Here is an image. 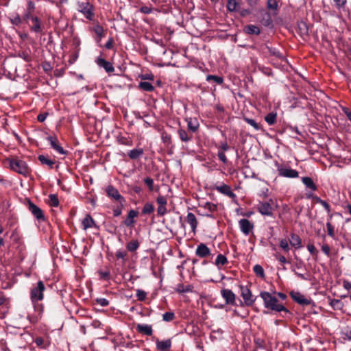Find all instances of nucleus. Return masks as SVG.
<instances>
[{"label": "nucleus", "mask_w": 351, "mask_h": 351, "mask_svg": "<svg viewBox=\"0 0 351 351\" xmlns=\"http://www.w3.org/2000/svg\"><path fill=\"white\" fill-rule=\"evenodd\" d=\"M45 286L43 281L39 280L36 285H33L30 290V300L34 305L36 311L38 312L37 315H29L28 319L32 323L37 322L43 311V306L38 304V301H41L44 298V291Z\"/></svg>", "instance_id": "obj_1"}, {"label": "nucleus", "mask_w": 351, "mask_h": 351, "mask_svg": "<svg viewBox=\"0 0 351 351\" xmlns=\"http://www.w3.org/2000/svg\"><path fill=\"white\" fill-rule=\"evenodd\" d=\"M260 296L264 302V306L266 308L276 312L287 311V308L282 304L278 302L277 298L267 291H262Z\"/></svg>", "instance_id": "obj_2"}, {"label": "nucleus", "mask_w": 351, "mask_h": 351, "mask_svg": "<svg viewBox=\"0 0 351 351\" xmlns=\"http://www.w3.org/2000/svg\"><path fill=\"white\" fill-rule=\"evenodd\" d=\"M10 169L23 176H28L31 173V169L27 164L18 158H10L7 159Z\"/></svg>", "instance_id": "obj_3"}, {"label": "nucleus", "mask_w": 351, "mask_h": 351, "mask_svg": "<svg viewBox=\"0 0 351 351\" xmlns=\"http://www.w3.org/2000/svg\"><path fill=\"white\" fill-rule=\"evenodd\" d=\"M274 199L270 198L267 201H260L256 205V210L263 216L273 217L274 208Z\"/></svg>", "instance_id": "obj_4"}, {"label": "nucleus", "mask_w": 351, "mask_h": 351, "mask_svg": "<svg viewBox=\"0 0 351 351\" xmlns=\"http://www.w3.org/2000/svg\"><path fill=\"white\" fill-rule=\"evenodd\" d=\"M77 10L83 14L84 17L90 21L94 17L93 6L88 1L78 3Z\"/></svg>", "instance_id": "obj_5"}, {"label": "nucleus", "mask_w": 351, "mask_h": 351, "mask_svg": "<svg viewBox=\"0 0 351 351\" xmlns=\"http://www.w3.org/2000/svg\"><path fill=\"white\" fill-rule=\"evenodd\" d=\"M275 166L278 171L279 176L295 178L299 176V173L293 169L283 167L278 161L275 162Z\"/></svg>", "instance_id": "obj_6"}, {"label": "nucleus", "mask_w": 351, "mask_h": 351, "mask_svg": "<svg viewBox=\"0 0 351 351\" xmlns=\"http://www.w3.org/2000/svg\"><path fill=\"white\" fill-rule=\"evenodd\" d=\"M211 190H216L221 194H223L231 199H235L237 195L234 193H233L230 186L221 183L219 185L214 184L210 186Z\"/></svg>", "instance_id": "obj_7"}, {"label": "nucleus", "mask_w": 351, "mask_h": 351, "mask_svg": "<svg viewBox=\"0 0 351 351\" xmlns=\"http://www.w3.org/2000/svg\"><path fill=\"white\" fill-rule=\"evenodd\" d=\"M239 226L241 232L245 236H247L253 232L254 224L252 221L247 219H241L239 222Z\"/></svg>", "instance_id": "obj_8"}, {"label": "nucleus", "mask_w": 351, "mask_h": 351, "mask_svg": "<svg viewBox=\"0 0 351 351\" xmlns=\"http://www.w3.org/2000/svg\"><path fill=\"white\" fill-rule=\"evenodd\" d=\"M241 295L247 306H252L256 299L252 295L250 289L246 286L240 285Z\"/></svg>", "instance_id": "obj_9"}, {"label": "nucleus", "mask_w": 351, "mask_h": 351, "mask_svg": "<svg viewBox=\"0 0 351 351\" xmlns=\"http://www.w3.org/2000/svg\"><path fill=\"white\" fill-rule=\"evenodd\" d=\"M47 139L49 142L51 148H53L57 153L65 156L68 154V152L64 150L60 145L59 141L56 135L49 136Z\"/></svg>", "instance_id": "obj_10"}, {"label": "nucleus", "mask_w": 351, "mask_h": 351, "mask_svg": "<svg viewBox=\"0 0 351 351\" xmlns=\"http://www.w3.org/2000/svg\"><path fill=\"white\" fill-rule=\"evenodd\" d=\"M158 204L157 215L159 217L164 216L167 213V199L163 195H158L156 198Z\"/></svg>", "instance_id": "obj_11"}, {"label": "nucleus", "mask_w": 351, "mask_h": 351, "mask_svg": "<svg viewBox=\"0 0 351 351\" xmlns=\"http://www.w3.org/2000/svg\"><path fill=\"white\" fill-rule=\"evenodd\" d=\"M28 210L34 216V217L39 221H45V217L43 211L36 204H34L30 200L28 201L27 204Z\"/></svg>", "instance_id": "obj_12"}, {"label": "nucleus", "mask_w": 351, "mask_h": 351, "mask_svg": "<svg viewBox=\"0 0 351 351\" xmlns=\"http://www.w3.org/2000/svg\"><path fill=\"white\" fill-rule=\"evenodd\" d=\"M199 206L206 210V213L204 214V216L210 218H214V213L217 211V204L207 202Z\"/></svg>", "instance_id": "obj_13"}, {"label": "nucleus", "mask_w": 351, "mask_h": 351, "mask_svg": "<svg viewBox=\"0 0 351 351\" xmlns=\"http://www.w3.org/2000/svg\"><path fill=\"white\" fill-rule=\"evenodd\" d=\"M31 24H29V29L34 33H42L44 29L42 21L38 16L32 18Z\"/></svg>", "instance_id": "obj_14"}, {"label": "nucleus", "mask_w": 351, "mask_h": 351, "mask_svg": "<svg viewBox=\"0 0 351 351\" xmlns=\"http://www.w3.org/2000/svg\"><path fill=\"white\" fill-rule=\"evenodd\" d=\"M107 195L117 201L123 202L124 197L120 194L119 191L112 185H108L106 189Z\"/></svg>", "instance_id": "obj_15"}, {"label": "nucleus", "mask_w": 351, "mask_h": 351, "mask_svg": "<svg viewBox=\"0 0 351 351\" xmlns=\"http://www.w3.org/2000/svg\"><path fill=\"white\" fill-rule=\"evenodd\" d=\"M221 295L222 298L225 300L226 304H234L235 303L236 295L230 289H221Z\"/></svg>", "instance_id": "obj_16"}, {"label": "nucleus", "mask_w": 351, "mask_h": 351, "mask_svg": "<svg viewBox=\"0 0 351 351\" xmlns=\"http://www.w3.org/2000/svg\"><path fill=\"white\" fill-rule=\"evenodd\" d=\"M210 250L204 243H200L197 245L195 254L199 258H206L210 255Z\"/></svg>", "instance_id": "obj_17"}, {"label": "nucleus", "mask_w": 351, "mask_h": 351, "mask_svg": "<svg viewBox=\"0 0 351 351\" xmlns=\"http://www.w3.org/2000/svg\"><path fill=\"white\" fill-rule=\"evenodd\" d=\"M172 342L171 339L166 340H158L156 341V349L158 351H169L171 350Z\"/></svg>", "instance_id": "obj_18"}, {"label": "nucleus", "mask_w": 351, "mask_h": 351, "mask_svg": "<svg viewBox=\"0 0 351 351\" xmlns=\"http://www.w3.org/2000/svg\"><path fill=\"white\" fill-rule=\"evenodd\" d=\"M96 63L99 66L104 68L107 73H112L114 71L112 64L102 58H97Z\"/></svg>", "instance_id": "obj_19"}, {"label": "nucleus", "mask_w": 351, "mask_h": 351, "mask_svg": "<svg viewBox=\"0 0 351 351\" xmlns=\"http://www.w3.org/2000/svg\"><path fill=\"white\" fill-rule=\"evenodd\" d=\"M138 215V212L137 210H130L129 212H128V216H127V218L124 221V224L127 226V227H130V228H132L134 227V224H135V220L134 219L136 217H137Z\"/></svg>", "instance_id": "obj_20"}, {"label": "nucleus", "mask_w": 351, "mask_h": 351, "mask_svg": "<svg viewBox=\"0 0 351 351\" xmlns=\"http://www.w3.org/2000/svg\"><path fill=\"white\" fill-rule=\"evenodd\" d=\"M289 243L291 247L295 248V250H298L302 247V239L300 236L295 233L290 234Z\"/></svg>", "instance_id": "obj_21"}, {"label": "nucleus", "mask_w": 351, "mask_h": 351, "mask_svg": "<svg viewBox=\"0 0 351 351\" xmlns=\"http://www.w3.org/2000/svg\"><path fill=\"white\" fill-rule=\"evenodd\" d=\"M291 295L292 299L300 304L308 305L310 304V300L305 298L304 296L299 292H291Z\"/></svg>", "instance_id": "obj_22"}, {"label": "nucleus", "mask_w": 351, "mask_h": 351, "mask_svg": "<svg viewBox=\"0 0 351 351\" xmlns=\"http://www.w3.org/2000/svg\"><path fill=\"white\" fill-rule=\"evenodd\" d=\"M82 226L84 230L96 226L95 221L90 215H86L85 217L82 221Z\"/></svg>", "instance_id": "obj_23"}, {"label": "nucleus", "mask_w": 351, "mask_h": 351, "mask_svg": "<svg viewBox=\"0 0 351 351\" xmlns=\"http://www.w3.org/2000/svg\"><path fill=\"white\" fill-rule=\"evenodd\" d=\"M186 221L190 225L191 231L195 234L198 221L195 215L192 213H188L186 216Z\"/></svg>", "instance_id": "obj_24"}, {"label": "nucleus", "mask_w": 351, "mask_h": 351, "mask_svg": "<svg viewBox=\"0 0 351 351\" xmlns=\"http://www.w3.org/2000/svg\"><path fill=\"white\" fill-rule=\"evenodd\" d=\"M136 330L139 333L143 334V335H147V336H151V335H152V333H153V330H152V326L151 325H148V324H138L136 326Z\"/></svg>", "instance_id": "obj_25"}, {"label": "nucleus", "mask_w": 351, "mask_h": 351, "mask_svg": "<svg viewBox=\"0 0 351 351\" xmlns=\"http://www.w3.org/2000/svg\"><path fill=\"white\" fill-rule=\"evenodd\" d=\"M186 121L187 122L188 129L192 132H195L198 130L199 124L196 118H187Z\"/></svg>", "instance_id": "obj_26"}, {"label": "nucleus", "mask_w": 351, "mask_h": 351, "mask_svg": "<svg viewBox=\"0 0 351 351\" xmlns=\"http://www.w3.org/2000/svg\"><path fill=\"white\" fill-rule=\"evenodd\" d=\"M243 32L250 35H259L261 34L260 28L254 25H247L243 27Z\"/></svg>", "instance_id": "obj_27"}, {"label": "nucleus", "mask_w": 351, "mask_h": 351, "mask_svg": "<svg viewBox=\"0 0 351 351\" xmlns=\"http://www.w3.org/2000/svg\"><path fill=\"white\" fill-rule=\"evenodd\" d=\"M241 0H228L227 2V10L230 12H236L240 6Z\"/></svg>", "instance_id": "obj_28"}, {"label": "nucleus", "mask_w": 351, "mask_h": 351, "mask_svg": "<svg viewBox=\"0 0 351 351\" xmlns=\"http://www.w3.org/2000/svg\"><path fill=\"white\" fill-rule=\"evenodd\" d=\"M302 183L306 186V188L311 189L313 191H315L317 189L316 184L310 177L302 178Z\"/></svg>", "instance_id": "obj_29"}, {"label": "nucleus", "mask_w": 351, "mask_h": 351, "mask_svg": "<svg viewBox=\"0 0 351 351\" xmlns=\"http://www.w3.org/2000/svg\"><path fill=\"white\" fill-rule=\"evenodd\" d=\"M38 159L42 165H47L49 167L50 169L53 168L55 161L50 159L48 156H46L45 155H39L38 156Z\"/></svg>", "instance_id": "obj_30"}, {"label": "nucleus", "mask_w": 351, "mask_h": 351, "mask_svg": "<svg viewBox=\"0 0 351 351\" xmlns=\"http://www.w3.org/2000/svg\"><path fill=\"white\" fill-rule=\"evenodd\" d=\"M228 263V259L227 258L221 254H219L217 255L215 261V265L219 268L221 269L222 266L225 265Z\"/></svg>", "instance_id": "obj_31"}, {"label": "nucleus", "mask_w": 351, "mask_h": 351, "mask_svg": "<svg viewBox=\"0 0 351 351\" xmlns=\"http://www.w3.org/2000/svg\"><path fill=\"white\" fill-rule=\"evenodd\" d=\"M265 121L268 123L269 125H273L276 123L277 121V112H271L265 117Z\"/></svg>", "instance_id": "obj_32"}, {"label": "nucleus", "mask_w": 351, "mask_h": 351, "mask_svg": "<svg viewBox=\"0 0 351 351\" xmlns=\"http://www.w3.org/2000/svg\"><path fill=\"white\" fill-rule=\"evenodd\" d=\"M143 154V149L141 148L130 150L128 155L132 160H136Z\"/></svg>", "instance_id": "obj_33"}, {"label": "nucleus", "mask_w": 351, "mask_h": 351, "mask_svg": "<svg viewBox=\"0 0 351 351\" xmlns=\"http://www.w3.org/2000/svg\"><path fill=\"white\" fill-rule=\"evenodd\" d=\"M178 133L180 138L183 142H189L193 137L192 135H189L185 130L182 128L178 130Z\"/></svg>", "instance_id": "obj_34"}, {"label": "nucleus", "mask_w": 351, "mask_h": 351, "mask_svg": "<svg viewBox=\"0 0 351 351\" xmlns=\"http://www.w3.org/2000/svg\"><path fill=\"white\" fill-rule=\"evenodd\" d=\"M138 88L147 92H152L154 90V86L149 82H141L138 84Z\"/></svg>", "instance_id": "obj_35"}, {"label": "nucleus", "mask_w": 351, "mask_h": 351, "mask_svg": "<svg viewBox=\"0 0 351 351\" xmlns=\"http://www.w3.org/2000/svg\"><path fill=\"white\" fill-rule=\"evenodd\" d=\"M140 243L137 240H132L126 244V248L129 252H135L139 247Z\"/></svg>", "instance_id": "obj_36"}, {"label": "nucleus", "mask_w": 351, "mask_h": 351, "mask_svg": "<svg viewBox=\"0 0 351 351\" xmlns=\"http://www.w3.org/2000/svg\"><path fill=\"white\" fill-rule=\"evenodd\" d=\"M253 271L256 276L264 279L265 278V274L264 271L263 267L260 265H255L253 267Z\"/></svg>", "instance_id": "obj_37"}, {"label": "nucleus", "mask_w": 351, "mask_h": 351, "mask_svg": "<svg viewBox=\"0 0 351 351\" xmlns=\"http://www.w3.org/2000/svg\"><path fill=\"white\" fill-rule=\"evenodd\" d=\"M80 51L78 49H72L70 51L69 58L68 60L69 64H73L78 58L79 57Z\"/></svg>", "instance_id": "obj_38"}, {"label": "nucleus", "mask_w": 351, "mask_h": 351, "mask_svg": "<svg viewBox=\"0 0 351 351\" xmlns=\"http://www.w3.org/2000/svg\"><path fill=\"white\" fill-rule=\"evenodd\" d=\"M154 211V206L152 203L147 202L142 208V214L149 215Z\"/></svg>", "instance_id": "obj_39"}, {"label": "nucleus", "mask_w": 351, "mask_h": 351, "mask_svg": "<svg viewBox=\"0 0 351 351\" xmlns=\"http://www.w3.org/2000/svg\"><path fill=\"white\" fill-rule=\"evenodd\" d=\"M243 120L249 125L252 126L254 130L258 131L262 129V126L260 123H258L255 121V120L248 118V117H244Z\"/></svg>", "instance_id": "obj_40"}, {"label": "nucleus", "mask_w": 351, "mask_h": 351, "mask_svg": "<svg viewBox=\"0 0 351 351\" xmlns=\"http://www.w3.org/2000/svg\"><path fill=\"white\" fill-rule=\"evenodd\" d=\"M279 246L285 253H288L290 250V243L285 239L279 240Z\"/></svg>", "instance_id": "obj_41"}, {"label": "nucleus", "mask_w": 351, "mask_h": 351, "mask_svg": "<svg viewBox=\"0 0 351 351\" xmlns=\"http://www.w3.org/2000/svg\"><path fill=\"white\" fill-rule=\"evenodd\" d=\"M49 204L53 207H58L59 206V199L56 194H50L49 195Z\"/></svg>", "instance_id": "obj_42"}, {"label": "nucleus", "mask_w": 351, "mask_h": 351, "mask_svg": "<svg viewBox=\"0 0 351 351\" xmlns=\"http://www.w3.org/2000/svg\"><path fill=\"white\" fill-rule=\"evenodd\" d=\"M206 80L208 82L213 81L217 84H221L223 82V78L222 77L213 75H208L206 76Z\"/></svg>", "instance_id": "obj_43"}, {"label": "nucleus", "mask_w": 351, "mask_h": 351, "mask_svg": "<svg viewBox=\"0 0 351 351\" xmlns=\"http://www.w3.org/2000/svg\"><path fill=\"white\" fill-rule=\"evenodd\" d=\"M93 31L98 36V41H99L102 37H104V28L99 24L95 25L93 27Z\"/></svg>", "instance_id": "obj_44"}, {"label": "nucleus", "mask_w": 351, "mask_h": 351, "mask_svg": "<svg viewBox=\"0 0 351 351\" xmlns=\"http://www.w3.org/2000/svg\"><path fill=\"white\" fill-rule=\"evenodd\" d=\"M192 290H193V287L191 285L184 286L182 284H179L176 289V291L178 293L191 292Z\"/></svg>", "instance_id": "obj_45"}, {"label": "nucleus", "mask_w": 351, "mask_h": 351, "mask_svg": "<svg viewBox=\"0 0 351 351\" xmlns=\"http://www.w3.org/2000/svg\"><path fill=\"white\" fill-rule=\"evenodd\" d=\"M330 305L335 310H336V309L340 310V309L342 308V307L343 306V304L341 302V301L339 300H337V299L330 300Z\"/></svg>", "instance_id": "obj_46"}, {"label": "nucleus", "mask_w": 351, "mask_h": 351, "mask_svg": "<svg viewBox=\"0 0 351 351\" xmlns=\"http://www.w3.org/2000/svg\"><path fill=\"white\" fill-rule=\"evenodd\" d=\"M117 141L119 144L123 145L131 146L132 145V141L130 138L125 136H119Z\"/></svg>", "instance_id": "obj_47"}, {"label": "nucleus", "mask_w": 351, "mask_h": 351, "mask_svg": "<svg viewBox=\"0 0 351 351\" xmlns=\"http://www.w3.org/2000/svg\"><path fill=\"white\" fill-rule=\"evenodd\" d=\"M99 276L100 279H104L106 280H110V273L108 269L107 270H100L98 271Z\"/></svg>", "instance_id": "obj_48"}, {"label": "nucleus", "mask_w": 351, "mask_h": 351, "mask_svg": "<svg viewBox=\"0 0 351 351\" xmlns=\"http://www.w3.org/2000/svg\"><path fill=\"white\" fill-rule=\"evenodd\" d=\"M136 296L138 301H144L147 298V293L141 289H136Z\"/></svg>", "instance_id": "obj_49"}, {"label": "nucleus", "mask_w": 351, "mask_h": 351, "mask_svg": "<svg viewBox=\"0 0 351 351\" xmlns=\"http://www.w3.org/2000/svg\"><path fill=\"white\" fill-rule=\"evenodd\" d=\"M267 8L269 10H277L278 8V2L276 0H267Z\"/></svg>", "instance_id": "obj_50"}, {"label": "nucleus", "mask_w": 351, "mask_h": 351, "mask_svg": "<svg viewBox=\"0 0 351 351\" xmlns=\"http://www.w3.org/2000/svg\"><path fill=\"white\" fill-rule=\"evenodd\" d=\"M115 256L118 259H122L123 262L126 260V256H128V253L126 251L123 250H119L116 252Z\"/></svg>", "instance_id": "obj_51"}, {"label": "nucleus", "mask_w": 351, "mask_h": 351, "mask_svg": "<svg viewBox=\"0 0 351 351\" xmlns=\"http://www.w3.org/2000/svg\"><path fill=\"white\" fill-rule=\"evenodd\" d=\"M326 228L328 231V234L332 237L335 238V227L332 226L330 221H327Z\"/></svg>", "instance_id": "obj_52"}, {"label": "nucleus", "mask_w": 351, "mask_h": 351, "mask_svg": "<svg viewBox=\"0 0 351 351\" xmlns=\"http://www.w3.org/2000/svg\"><path fill=\"white\" fill-rule=\"evenodd\" d=\"M316 200H317V203L321 204L325 208V210L327 211L328 213H330L331 209H330V206L328 202L322 199L319 197H316Z\"/></svg>", "instance_id": "obj_53"}, {"label": "nucleus", "mask_w": 351, "mask_h": 351, "mask_svg": "<svg viewBox=\"0 0 351 351\" xmlns=\"http://www.w3.org/2000/svg\"><path fill=\"white\" fill-rule=\"evenodd\" d=\"M175 318V314L173 312H166L162 315V319L165 322H171Z\"/></svg>", "instance_id": "obj_54"}, {"label": "nucleus", "mask_w": 351, "mask_h": 351, "mask_svg": "<svg viewBox=\"0 0 351 351\" xmlns=\"http://www.w3.org/2000/svg\"><path fill=\"white\" fill-rule=\"evenodd\" d=\"M335 4L336 8L338 10H343L346 3L347 0H333Z\"/></svg>", "instance_id": "obj_55"}, {"label": "nucleus", "mask_w": 351, "mask_h": 351, "mask_svg": "<svg viewBox=\"0 0 351 351\" xmlns=\"http://www.w3.org/2000/svg\"><path fill=\"white\" fill-rule=\"evenodd\" d=\"M306 247L311 255L317 256L318 254V250L313 243H308Z\"/></svg>", "instance_id": "obj_56"}, {"label": "nucleus", "mask_w": 351, "mask_h": 351, "mask_svg": "<svg viewBox=\"0 0 351 351\" xmlns=\"http://www.w3.org/2000/svg\"><path fill=\"white\" fill-rule=\"evenodd\" d=\"M95 302L97 304H99L102 307H106L109 305V301L104 298H97Z\"/></svg>", "instance_id": "obj_57"}, {"label": "nucleus", "mask_w": 351, "mask_h": 351, "mask_svg": "<svg viewBox=\"0 0 351 351\" xmlns=\"http://www.w3.org/2000/svg\"><path fill=\"white\" fill-rule=\"evenodd\" d=\"M144 182L148 186L150 191H154V180L152 178L147 177L144 179Z\"/></svg>", "instance_id": "obj_58"}, {"label": "nucleus", "mask_w": 351, "mask_h": 351, "mask_svg": "<svg viewBox=\"0 0 351 351\" xmlns=\"http://www.w3.org/2000/svg\"><path fill=\"white\" fill-rule=\"evenodd\" d=\"M265 15L266 16V19L263 18L261 22L263 23V25L267 27L271 23L272 21L269 13L265 12Z\"/></svg>", "instance_id": "obj_59"}, {"label": "nucleus", "mask_w": 351, "mask_h": 351, "mask_svg": "<svg viewBox=\"0 0 351 351\" xmlns=\"http://www.w3.org/2000/svg\"><path fill=\"white\" fill-rule=\"evenodd\" d=\"M10 21L13 25L16 26L20 25L22 23V19L19 14H16L15 16L11 19Z\"/></svg>", "instance_id": "obj_60"}, {"label": "nucleus", "mask_w": 351, "mask_h": 351, "mask_svg": "<svg viewBox=\"0 0 351 351\" xmlns=\"http://www.w3.org/2000/svg\"><path fill=\"white\" fill-rule=\"evenodd\" d=\"M32 12H30V11H26V12L24 14L23 16V19L25 21H26L27 23H28L29 21H32V18H34L36 16L33 15L32 14Z\"/></svg>", "instance_id": "obj_61"}, {"label": "nucleus", "mask_w": 351, "mask_h": 351, "mask_svg": "<svg viewBox=\"0 0 351 351\" xmlns=\"http://www.w3.org/2000/svg\"><path fill=\"white\" fill-rule=\"evenodd\" d=\"M80 40L78 38H73L72 40L73 49L80 51Z\"/></svg>", "instance_id": "obj_62"}, {"label": "nucleus", "mask_w": 351, "mask_h": 351, "mask_svg": "<svg viewBox=\"0 0 351 351\" xmlns=\"http://www.w3.org/2000/svg\"><path fill=\"white\" fill-rule=\"evenodd\" d=\"M322 250L328 257L330 256V248L327 243H324L322 246Z\"/></svg>", "instance_id": "obj_63"}, {"label": "nucleus", "mask_w": 351, "mask_h": 351, "mask_svg": "<svg viewBox=\"0 0 351 351\" xmlns=\"http://www.w3.org/2000/svg\"><path fill=\"white\" fill-rule=\"evenodd\" d=\"M218 148H219L218 152H225L229 149L230 147L228 145V143L225 141V142L221 143L220 145H219Z\"/></svg>", "instance_id": "obj_64"}]
</instances>
